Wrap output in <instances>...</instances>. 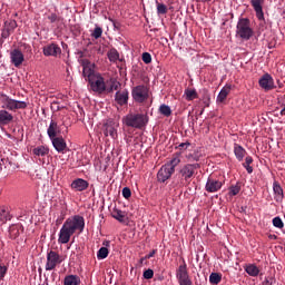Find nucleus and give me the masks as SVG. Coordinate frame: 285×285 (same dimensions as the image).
<instances>
[{
	"label": "nucleus",
	"mask_w": 285,
	"mask_h": 285,
	"mask_svg": "<svg viewBox=\"0 0 285 285\" xmlns=\"http://www.w3.org/2000/svg\"><path fill=\"white\" fill-rule=\"evenodd\" d=\"M86 228V219L81 215H75L66 219L63 223L58 237L59 244H68L75 233H83Z\"/></svg>",
	"instance_id": "f257e3e1"
},
{
	"label": "nucleus",
	"mask_w": 285,
	"mask_h": 285,
	"mask_svg": "<svg viewBox=\"0 0 285 285\" xmlns=\"http://www.w3.org/2000/svg\"><path fill=\"white\" fill-rule=\"evenodd\" d=\"M179 164H181V158L176 156L170 161L163 165L157 173V181H159V184H166V181L175 175V168H177Z\"/></svg>",
	"instance_id": "f03ea898"
},
{
	"label": "nucleus",
	"mask_w": 285,
	"mask_h": 285,
	"mask_svg": "<svg viewBox=\"0 0 285 285\" xmlns=\"http://www.w3.org/2000/svg\"><path fill=\"white\" fill-rule=\"evenodd\" d=\"M122 124L127 126V128H136L137 130H141V128H146L148 125V115L146 114H127L122 117Z\"/></svg>",
	"instance_id": "7ed1b4c3"
},
{
	"label": "nucleus",
	"mask_w": 285,
	"mask_h": 285,
	"mask_svg": "<svg viewBox=\"0 0 285 285\" xmlns=\"http://www.w3.org/2000/svg\"><path fill=\"white\" fill-rule=\"evenodd\" d=\"M236 35L244 41H249L253 37L254 31L250 28V19L248 18H240L236 26Z\"/></svg>",
	"instance_id": "20e7f679"
},
{
	"label": "nucleus",
	"mask_w": 285,
	"mask_h": 285,
	"mask_svg": "<svg viewBox=\"0 0 285 285\" xmlns=\"http://www.w3.org/2000/svg\"><path fill=\"white\" fill-rule=\"evenodd\" d=\"M176 279L179 285H193L190 274H188V265L184 258H181V264L176 269Z\"/></svg>",
	"instance_id": "39448f33"
},
{
	"label": "nucleus",
	"mask_w": 285,
	"mask_h": 285,
	"mask_svg": "<svg viewBox=\"0 0 285 285\" xmlns=\"http://www.w3.org/2000/svg\"><path fill=\"white\" fill-rule=\"evenodd\" d=\"M131 97L136 104H144V101H148V87L144 85H138L132 88Z\"/></svg>",
	"instance_id": "423d86ee"
},
{
	"label": "nucleus",
	"mask_w": 285,
	"mask_h": 285,
	"mask_svg": "<svg viewBox=\"0 0 285 285\" xmlns=\"http://www.w3.org/2000/svg\"><path fill=\"white\" fill-rule=\"evenodd\" d=\"M88 83L92 90V92H98V95H104L106 92V81L101 77V73H98L94 76L90 80H88Z\"/></svg>",
	"instance_id": "0eeeda50"
},
{
	"label": "nucleus",
	"mask_w": 285,
	"mask_h": 285,
	"mask_svg": "<svg viewBox=\"0 0 285 285\" xmlns=\"http://www.w3.org/2000/svg\"><path fill=\"white\" fill-rule=\"evenodd\" d=\"M202 168L199 163L196 164H187L184 165L181 169H179V175L185 181H190L193 177H195V173Z\"/></svg>",
	"instance_id": "6e6552de"
},
{
	"label": "nucleus",
	"mask_w": 285,
	"mask_h": 285,
	"mask_svg": "<svg viewBox=\"0 0 285 285\" xmlns=\"http://www.w3.org/2000/svg\"><path fill=\"white\" fill-rule=\"evenodd\" d=\"M63 262V257L55 250H49L47 253V263L45 265L46 271H55L59 264Z\"/></svg>",
	"instance_id": "1a4fd4ad"
},
{
	"label": "nucleus",
	"mask_w": 285,
	"mask_h": 285,
	"mask_svg": "<svg viewBox=\"0 0 285 285\" xmlns=\"http://www.w3.org/2000/svg\"><path fill=\"white\" fill-rule=\"evenodd\" d=\"M99 75V72L95 71V65L90 63L88 60L82 61V76L85 77L86 81H90L92 78Z\"/></svg>",
	"instance_id": "9d476101"
},
{
	"label": "nucleus",
	"mask_w": 285,
	"mask_h": 285,
	"mask_svg": "<svg viewBox=\"0 0 285 285\" xmlns=\"http://www.w3.org/2000/svg\"><path fill=\"white\" fill-rule=\"evenodd\" d=\"M47 135L49 139H55L56 137H60L61 135V125L57 122V120L51 119L49 122V127L47 129Z\"/></svg>",
	"instance_id": "9b49d317"
},
{
	"label": "nucleus",
	"mask_w": 285,
	"mask_h": 285,
	"mask_svg": "<svg viewBox=\"0 0 285 285\" xmlns=\"http://www.w3.org/2000/svg\"><path fill=\"white\" fill-rule=\"evenodd\" d=\"M42 52L45 57H59L61 55V47L59 45L52 42L42 48Z\"/></svg>",
	"instance_id": "f8f14e48"
},
{
	"label": "nucleus",
	"mask_w": 285,
	"mask_h": 285,
	"mask_svg": "<svg viewBox=\"0 0 285 285\" xmlns=\"http://www.w3.org/2000/svg\"><path fill=\"white\" fill-rule=\"evenodd\" d=\"M264 3L265 0H250V6L255 11L258 21H264Z\"/></svg>",
	"instance_id": "ddd939ff"
},
{
	"label": "nucleus",
	"mask_w": 285,
	"mask_h": 285,
	"mask_svg": "<svg viewBox=\"0 0 285 285\" xmlns=\"http://www.w3.org/2000/svg\"><path fill=\"white\" fill-rule=\"evenodd\" d=\"M258 83L263 90H273V88H275V82L269 73L263 75L258 80Z\"/></svg>",
	"instance_id": "4468645a"
},
{
	"label": "nucleus",
	"mask_w": 285,
	"mask_h": 285,
	"mask_svg": "<svg viewBox=\"0 0 285 285\" xmlns=\"http://www.w3.org/2000/svg\"><path fill=\"white\" fill-rule=\"evenodd\" d=\"M117 128H119V124L115 121H109L105 124V137H111V139H117Z\"/></svg>",
	"instance_id": "2eb2a0df"
},
{
	"label": "nucleus",
	"mask_w": 285,
	"mask_h": 285,
	"mask_svg": "<svg viewBox=\"0 0 285 285\" xmlns=\"http://www.w3.org/2000/svg\"><path fill=\"white\" fill-rule=\"evenodd\" d=\"M88 186H90V184L83 178L75 179L71 183L72 190H76L77 193H83V190H88Z\"/></svg>",
	"instance_id": "dca6fc26"
},
{
	"label": "nucleus",
	"mask_w": 285,
	"mask_h": 285,
	"mask_svg": "<svg viewBox=\"0 0 285 285\" xmlns=\"http://www.w3.org/2000/svg\"><path fill=\"white\" fill-rule=\"evenodd\" d=\"M50 141L52 142L53 148L57 150V153H63L66 148H68V145L66 144V139L61 136H57L56 138H50Z\"/></svg>",
	"instance_id": "f3484780"
},
{
	"label": "nucleus",
	"mask_w": 285,
	"mask_h": 285,
	"mask_svg": "<svg viewBox=\"0 0 285 285\" xmlns=\"http://www.w3.org/2000/svg\"><path fill=\"white\" fill-rule=\"evenodd\" d=\"M223 186L224 184L222 181L208 178L205 188L207 193H217V190H222Z\"/></svg>",
	"instance_id": "a211bd4d"
},
{
	"label": "nucleus",
	"mask_w": 285,
	"mask_h": 285,
	"mask_svg": "<svg viewBox=\"0 0 285 285\" xmlns=\"http://www.w3.org/2000/svg\"><path fill=\"white\" fill-rule=\"evenodd\" d=\"M17 28V21L16 20H9L4 22V28L2 29L1 37L2 39H8L12 32H14V29Z\"/></svg>",
	"instance_id": "6ab92c4d"
},
{
	"label": "nucleus",
	"mask_w": 285,
	"mask_h": 285,
	"mask_svg": "<svg viewBox=\"0 0 285 285\" xmlns=\"http://www.w3.org/2000/svg\"><path fill=\"white\" fill-rule=\"evenodd\" d=\"M129 94L128 89H124L122 91L118 90L115 95V101L118 106H126L128 105Z\"/></svg>",
	"instance_id": "aec40b11"
},
{
	"label": "nucleus",
	"mask_w": 285,
	"mask_h": 285,
	"mask_svg": "<svg viewBox=\"0 0 285 285\" xmlns=\"http://www.w3.org/2000/svg\"><path fill=\"white\" fill-rule=\"evenodd\" d=\"M10 57H11V63H13L16 68H19V66L23 63L24 58H23V52H21V50L14 49L13 51H11Z\"/></svg>",
	"instance_id": "412c9836"
},
{
	"label": "nucleus",
	"mask_w": 285,
	"mask_h": 285,
	"mask_svg": "<svg viewBox=\"0 0 285 285\" xmlns=\"http://www.w3.org/2000/svg\"><path fill=\"white\" fill-rule=\"evenodd\" d=\"M13 119L14 116H12L8 110H0V126H8L9 124H12Z\"/></svg>",
	"instance_id": "4be33fe9"
},
{
	"label": "nucleus",
	"mask_w": 285,
	"mask_h": 285,
	"mask_svg": "<svg viewBox=\"0 0 285 285\" xmlns=\"http://www.w3.org/2000/svg\"><path fill=\"white\" fill-rule=\"evenodd\" d=\"M23 232V225L21 224H13L9 227V237L10 239H17Z\"/></svg>",
	"instance_id": "5701e85b"
},
{
	"label": "nucleus",
	"mask_w": 285,
	"mask_h": 285,
	"mask_svg": "<svg viewBox=\"0 0 285 285\" xmlns=\"http://www.w3.org/2000/svg\"><path fill=\"white\" fill-rule=\"evenodd\" d=\"M32 154L36 157H46V155H50V148L46 145H40L32 149Z\"/></svg>",
	"instance_id": "b1692460"
},
{
	"label": "nucleus",
	"mask_w": 285,
	"mask_h": 285,
	"mask_svg": "<svg viewBox=\"0 0 285 285\" xmlns=\"http://www.w3.org/2000/svg\"><path fill=\"white\" fill-rule=\"evenodd\" d=\"M234 155L238 161H244V157H246V149H244L242 145L234 144Z\"/></svg>",
	"instance_id": "393cba45"
},
{
	"label": "nucleus",
	"mask_w": 285,
	"mask_h": 285,
	"mask_svg": "<svg viewBox=\"0 0 285 285\" xmlns=\"http://www.w3.org/2000/svg\"><path fill=\"white\" fill-rule=\"evenodd\" d=\"M230 95V85H226L225 87L222 88L217 96V102L218 104H224L226 101V97Z\"/></svg>",
	"instance_id": "a878e982"
},
{
	"label": "nucleus",
	"mask_w": 285,
	"mask_h": 285,
	"mask_svg": "<svg viewBox=\"0 0 285 285\" xmlns=\"http://www.w3.org/2000/svg\"><path fill=\"white\" fill-rule=\"evenodd\" d=\"M273 190H274V195H275V200L282 202V199H284V189L282 188L279 183L275 181L273 184Z\"/></svg>",
	"instance_id": "bb28decb"
},
{
	"label": "nucleus",
	"mask_w": 285,
	"mask_h": 285,
	"mask_svg": "<svg viewBox=\"0 0 285 285\" xmlns=\"http://www.w3.org/2000/svg\"><path fill=\"white\" fill-rule=\"evenodd\" d=\"M107 83L109 86V88H107V92H115V90H119V88H121V82H119L117 78H110Z\"/></svg>",
	"instance_id": "cd10ccee"
},
{
	"label": "nucleus",
	"mask_w": 285,
	"mask_h": 285,
	"mask_svg": "<svg viewBox=\"0 0 285 285\" xmlns=\"http://www.w3.org/2000/svg\"><path fill=\"white\" fill-rule=\"evenodd\" d=\"M65 285H81V278H79V276L77 275H68L65 277L63 281Z\"/></svg>",
	"instance_id": "c85d7f7f"
},
{
	"label": "nucleus",
	"mask_w": 285,
	"mask_h": 285,
	"mask_svg": "<svg viewBox=\"0 0 285 285\" xmlns=\"http://www.w3.org/2000/svg\"><path fill=\"white\" fill-rule=\"evenodd\" d=\"M111 216L114 219H117V222H126V212H122L121 209L114 208Z\"/></svg>",
	"instance_id": "c756f323"
},
{
	"label": "nucleus",
	"mask_w": 285,
	"mask_h": 285,
	"mask_svg": "<svg viewBox=\"0 0 285 285\" xmlns=\"http://www.w3.org/2000/svg\"><path fill=\"white\" fill-rule=\"evenodd\" d=\"M245 272L250 277H257V275H259V267H257L255 264H249L246 266Z\"/></svg>",
	"instance_id": "7c9ffc66"
},
{
	"label": "nucleus",
	"mask_w": 285,
	"mask_h": 285,
	"mask_svg": "<svg viewBox=\"0 0 285 285\" xmlns=\"http://www.w3.org/2000/svg\"><path fill=\"white\" fill-rule=\"evenodd\" d=\"M185 99L186 101H193L194 99H198L199 95H197V90L195 89H185Z\"/></svg>",
	"instance_id": "2f4dec72"
},
{
	"label": "nucleus",
	"mask_w": 285,
	"mask_h": 285,
	"mask_svg": "<svg viewBox=\"0 0 285 285\" xmlns=\"http://www.w3.org/2000/svg\"><path fill=\"white\" fill-rule=\"evenodd\" d=\"M159 114L163 115L164 117H170L173 115V109H170V106L168 105H160L159 107Z\"/></svg>",
	"instance_id": "473e14b6"
},
{
	"label": "nucleus",
	"mask_w": 285,
	"mask_h": 285,
	"mask_svg": "<svg viewBox=\"0 0 285 285\" xmlns=\"http://www.w3.org/2000/svg\"><path fill=\"white\" fill-rule=\"evenodd\" d=\"M202 157H203L202 151L195 150L194 153L188 154L186 156V159H187V161H199V159H202Z\"/></svg>",
	"instance_id": "72a5a7b5"
},
{
	"label": "nucleus",
	"mask_w": 285,
	"mask_h": 285,
	"mask_svg": "<svg viewBox=\"0 0 285 285\" xmlns=\"http://www.w3.org/2000/svg\"><path fill=\"white\" fill-rule=\"evenodd\" d=\"M2 108H6L7 110H17V100L10 98L7 99V101L3 104Z\"/></svg>",
	"instance_id": "f704fd0d"
},
{
	"label": "nucleus",
	"mask_w": 285,
	"mask_h": 285,
	"mask_svg": "<svg viewBox=\"0 0 285 285\" xmlns=\"http://www.w3.org/2000/svg\"><path fill=\"white\" fill-rule=\"evenodd\" d=\"M10 219H12L10 212L6 209H0V222H2V224H6L7 222H10Z\"/></svg>",
	"instance_id": "c9c22d12"
},
{
	"label": "nucleus",
	"mask_w": 285,
	"mask_h": 285,
	"mask_svg": "<svg viewBox=\"0 0 285 285\" xmlns=\"http://www.w3.org/2000/svg\"><path fill=\"white\" fill-rule=\"evenodd\" d=\"M250 164H253V157L247 156L243 166L247 170L248 175L253 173V166H250Z\"/></svg>",
	"instance_id": "e433bc0d"
},
{
	"label": "nucleus",
	"mask_w": 285,
	"mask_h": 285,
	"mask_svg": "<svg viewBox=\"0 0 285 285\" xmlns=\"http://www.w3.org/2000/svg\"><path fill=\"white\" fill-rule=\"evenodd\" d=\"M107 57H108L109 61H112V62L118 61L119 60V51H117L116 49H111L107 53Z\"/></svg>",
	"instance_id": "4c0bfd02"
},
{
	"label": "nucleus",
	"mask_w": 285,
	"mask_h": 285,
	"mask_svg": "<svg viewBox=\"0 0 285 285\" xmlns=\"http://www.w3.org/2000/svg\"><path fill=\"white\" fill-rule=\"evenodd\" d=\"M157 6V14H168V7L164 3H159V1L156 0Z\"/></svg>",
	"instance_id": "58836bf2"
},
{
	"label": "nucleus",
	"mask_w": 285,
	"mask_h": 285,
	"mask_svg": "<svg viewBox=\"0 0 285 285\" xmlns=\"http://www.w3.org/2000/svg\"><path fill=\"white\" fill-rule=\"evenodd\" d=\"M242 190V186L239 184L233 185L229 187V197H235V195H239Z\"/></svg>",
	"instance_id": "ea45409f"
},
{
	"label": "nucleus",
	"mask_w": 285,
	"mask_h": 285,
	"mask_svg": "<svg viewBox=\"0 0 285 285\" xmlns=\"http://www.w3.org/2000/svg\"><path fill=\"white\" fill-rule=\"evenodd\" d=\"M102 35H104V29L99 26H96L91 33V37H94V39H101Z\"/></svg>",
	"instance_id": "a19ab883"
},
{
	"label": "nucleus",
	"mask_w": 285,
	"mask_h": 285,
	"mask_svg": "<svg viewBox=\"0 0 285 285\" xmlns=\"http://www.w3.org/2000/svg\"><path fill=\"white\" fill-rule=\"evenodd\" d=\"M210 284H219L222 282V275L219 273H212L209 275Z\"/></svg>",
	"instance_id": "79ce46f5"
},
{
	"label": "nucleus",
	"mask_w": 285,
	"mask_h": 285,
	"mask_svg": "<svg viewBox=\"0 0 285 285\" xmlns=\"http://www.w3.org/2000/svg\"><path fill=\"white\" fill-rule=\"evenodd\" d=\"M98 259H106L108 257V247H101L97 253Z\"/></svg>",
	"instance_id": "37998d69"
},
{
	"label": "nucleus",
	"mask_w": 285,
	"mask_h": 285,
	"mask_svg": "<svg viewBox=\"0 0 285 285\" xmlns=\"http://www.w3.org/2000/svg\"><path fill=\"white\" fill-rule=\"evenodd\" d=\"M273 226H275V228H284V222L279 216L273 218Z\"/></svg>",
	"instance_id": "c03bdc74"
},
{
	"label": "nucleus",
	"mask_w": 285,
	"mask_h": 285,
	"mask_svg": "<svg viewBox=\"0 0 285 285\" xmlns=\"http://www.w3.org/2000/svg\"><path fill=\"white\" fill-rule=\"evenodd\" d=\"M24 108H28V102L16 100V110H24Z\"/></svg>",
	"instance_id": "a18cd8bd"
},
{
	"label": "nucleus",
	"mask_w": 285,
	"mask_h": 285,
	"mask_svg": "<svg viewBox=\"0 0 285 285\" xmlns=\"http://www.w3.org/2000/svg\"><path fill=\"white\" fill-rule=\"evenodd\" d=\"M144 279H153L155 277V272L153 269H146L142 274Z\"/></svg>",
	"instance_id": "49530a36"
},
{
	"label": "nucleus",
	"mask_w": 285,
	"mask_h": 285,
	"mask_svg": "<svg viewBox=\"0 0 285 285\" xmlns=\"http://www.w3.org/2000/svg\"><path fill=\"white\" fill-rule=\"evenodd\" d=\"M204 104L208 108L210 106V96L208 95V90L204 89Z\"/></svg>",
	"instance_id": "de8ad7c7"
},
{
	"label": "nucleus",
	"mask_w": 285,
	"mask_h": 285,
	"mask_svg": "<svg viewBox=\"0 0 285 285\" xmlns=\"http://www.w3.org/2000/svg\"><path fill=\"white\" fill-rule=\"evenodd\" d=\"M142 61L144 63H151L153 62V56H150L149 52L142 53Z\"/></svg>",
	"instance_id": "09e8293b"
},
{
	"label": "nucleus",
	"mask_w": 285,
	"mask_h": 285,
	"mask_svg": "<svg viewBox=\"0 0 285 285\" xmlns=\"http://www.w3.org/2000/svg\"><path fill=\"white\" fill-rule=\"evenodd\" d=\"M131 196H132V191L128 187H124L122 197H125V199H130Z\"/></svg>",
	"instance_id": "8fccbe9b"
},
{
	"label": "nucleus",
	"mask_w": 285,
	"mask_h": 285,
	"mask_svg": "<svg viewBox=\"0 0 285 285\" xmlns=\"http://www.w3.org/2000/svg\"><path fill=\"white\" fill-rule=\"evenodd\" d=\"M7 273H8V267L6 265L0 264V279H3Z\"/></svg>",
	"instance_id": "3c124183"
},
{
	"label": "nucleus",
	"mask_w": 285,
	"mask_h": 285,
	"mask_svg": "<svg viewBox=\"0 0 285 285\" xmlns=\"http://www.w3.org/2000/svg\"><path fill=\"white\" fill-rule=\"evenodd\" d=\"M48 20L50 21V23H56V21H59V16H57V13H51L50 16H48Z\"/></svg>",
	"instance_id": "603ef678"
},
{
	"label": "nucleus",
	"mask_w": 285,
	"mask_h": 285,
	"mask_svg": "<svg viewBox=\"0 0 285 285\" xmlns=\"http://www.w3.org/2000/svg\"><path fill=\"white\" fill-rule=\"evenodd\" d=\"M188 146H190V142L186 141V142H181L178 145L179 150H186L188 148Z\"/></svg>",
	"instance_id": "864d4df0"
},
{
	"label": "nucleus",
	"mask_w": 285,
	"mask_h": 285,
	"mask_svg": "<svg viewBox=\"0 0 285 285\" xmlns=\"http://www.w3.org/2000/svg\"><path fill=\"white\" fill-rule=\"evenodd\" d=\"M157 253V249H153L149 254L145 256V259H150V257H155V254Z\"/></svg>",
	"instance_id": "5fc2aeb1"
},
{
	"label": "nucleus",
	"mask_w": 285,
	"mask_h": 285,
	"mask_svg": "<svg viewBox=\"0 0 285 285\" xmlns=\"http://www.w3.org/2000/svg\"><path fill=\"white\" fill-rule=\"evenodd\" d=\"M0 97H2V104H6L8 99H10L9 96L6 94H1Z\"/></svg>",
	"instance_id": "6e6d98bb"
},
{
	"label": "nucleus",
	"mask_w": 285,
	"mask_h": 285,
	"mask_svg": "<svg viewBox=\"0 0 285 285\" xmlns=\"http://www.w3.org/2000/svg\"><path fill=\"white\" fill-rule=\"evenodd\" d=\"M66 219V215L61 214V216L56 220L57 224H61Z\"/></svg>",
	"instance_id": "4d7b16f0"
},
{
	"label": "nucleus",
	"mask_w": 285,
	"mask_h": 285,
	"mask_svg": "<svg viewBox=\"0 0 285 285\" xmlns=\"http://www.w3.org/2000/svg\"><path fill=\"white\" fill-rule=\"evenodd\" d=\"M111 21H112L114 28H115L116 30H119V28H120L119 22H117V21H115V20H111Z\"/></svg>",
	"instance_id": "13d9d810"
},
{
	"label": "nucleus",
	"mask_w": 285,
	"mask_h": 285,
	"mask_svg": "<svg viewBox=\"0 0 285 285\" xmlns=\"http://www.w3.org/2000/svg\"><path fill=\"white\" fill-rule=\"evenodd\" d=\"M52 106L53 108L56 107V110H61V108H63V107H60L58 102H52Z\"/></svg>",
	"instance_id": "bf43d9fd"
},
{
	"label": "nucleus",
	"mask_w": 285,
	"mask_h": 285,
	"mask_svg": "<svg viewBox=\"0 0 285 285\" xmlns=\"http://www.w3.org/2000/svg\"><path fill=\"white\" fill-rule=\"evenodd\" d=\"M281 115L285 117V107L281 110Z\"/></svg>",
	"instance_id": "052dcab7"
},
{
	"label": "nucleus",
	"mask_w": 285,
	"mask_h": 285,
	"mask_svg": "<svg viewBox=\"0 0 285 285\" xmlns=\"http://www.w3.org/2000/svg\"><path fill=\"white\" fill-rule=\"evenodd\" d=\"M145 259H148V258H146V257L140 258V264H144Z\"/></svg>",
	"instance_id": "680f3d73"
},
{
	"label": "nucleus",
	"mask_w": 285,
	"mask_h": 285,
	"mask_svg": "<svg viewBox=\"0 0 285 285\" xmlns=\"http://www.w3.org/2000/svg\"><path fill=\"white\" fill-rule=\"evenodd\" d=\"M205 1L210 2V1H213V0H205Z\"/></svg>",
	"instance_id": "e2e57ef3"
},
{
	"label": "nucleus",
	"mask_w": 285,
	"mask_h": 285,
	"mask_svg": "<svg viewBox=\"0 0 285 285\" xmlns=\"http://www.w3.org/2000/svg\"><path fill=\"white\" fill-rule=\"evenodd\" d=\"M0 170H2L1 163H0Z\"/></svg>",
	"instance_id": "0e129e2a"
}]
</instances>
